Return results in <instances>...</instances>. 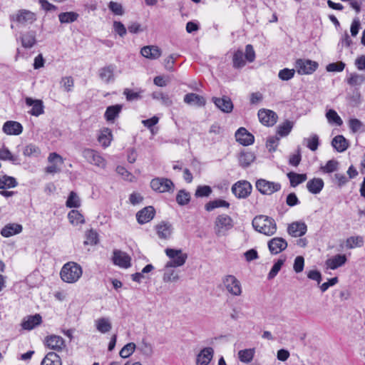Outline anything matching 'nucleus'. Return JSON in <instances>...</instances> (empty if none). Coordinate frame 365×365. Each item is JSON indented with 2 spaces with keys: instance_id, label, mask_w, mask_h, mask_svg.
Masks as SVG:
<instances>
[{
  "instance_id": "nucleus-8",
  "label": "nucleus",
  "mask_w": 365,
  "mask_h": 365,
  "mask_svg": "<svg viewBox=\"0 0 365 365\" xmlns=\"http://www.w3.org/2000/svg\"><path fill=\"white\" fill-rule=\"evenodd\" d=\"M232 192L238 198H246L252 192V185L246 180L239 181L232 185Z\"/></svg>"
},
{
  "instance_id": "nucleus-62",
  "label": "nucleus",
  "mask_w": 365,
  "mask_h": 365,
  "mask_svg": "<svg viewBox=\"0 0 365 365\" xmlns=\"http://www.w3.org/2000/svg\"><path fill=\"white\" fill-rule=\"evenodd\" d=\"M344 68L345 63L342 61H339L328 64L326 67V70L328 72H341L344 69Z\"/></svg>"
},
{
  "instance_id": "nucleus-37",
  "label": "nucleus",
  "mask_w": 365,
  "mask_h": 365,
  "mask_svg": "<svg viewBox=\"0 0 365 365\" xmlns=\"http://www.w3.org/2000/svg\"><path fill=\"white\" fill-rule=\"evenodd\" d=\"M112 132L109 128H104L101 131L98 140L104 148H107L112 140Z\"/></svg>"
},
{
  "instance_id": "nucleus-44",
  "label": "nucleus",
  "mask_w": 365,
  "mask_h": 365,
  "mask_svg": "<svg viewBox=\"0 0 365 365\" xmlns=\"http://www.w3.org/2000/svg\"><path fill=\"white\" fill-rule=\"evenodd\" d=\"M68 218L69 222L73 225H78L85 222L83 216L76 210H72L68 212Z\"/></svg>"
},
{
  "instance_id": "nucleus-56",
  "label": "nucleus",
  "mask_w": 365,
  "mask_h": 365,
  "mask_svg": "<svg viewBox=\"0 0 365 365\" xmlns=\"http://www.w3.org/2000/svg\"><path fill=\"white\" fill-rule=\"evenodd\" d=\"M40 153L39 148L33 144L26 145L24 150V155L28 157H38Z\"/></svg>"
},
{
  "instance_id": "nucleus-49",
  "label": "nucleus",
  "mask_w": 365,
  "mask_h": 365,
  "mask_svg": "<svg viewBox=\"0 0 365 365\" xmlns=\"http://www.w3.org/2000/svg\"><path fill=\"white\" fill-rule=\"evenodd\" d=\"M304 141L306 143L307 147L312 151L317 150L319 140V136L317 134H312L309 138H304Z\"/></svg>"
},
{
  "instance_id": "nucleus-23",
  "label": "nucleus",
  "mask_w": 365,
  "mask_h": 365,
  "mask_svg": "<svg viewBox=\"0 0 365 365\" xmlns=\"http://www.w3.org/2000/svg\"><path fill=\"white\" fill-rule=\"evenodd\" d=\"M236 140L243 145H250L254 143V136L245 128H239L235 133Z\"/></svg>"
},
{
  "instance_id": "nucleus-9",
  "label": "nucleus",
  "mask_w": 365,
  "mask_h": 365,
  "mask_svg": "<svg viewBox=\"0 0 365 365\" xmlns=\"http://www.w3.org/2000/svg\"><path fill=\"white\" fill-rule=\"evenodd\" d=\"M318 63L307 59H298L296 62L297 72L301 75L311 74L317 70Z\"/></svg>"
},
{
  "instance_id": "nucleus-64",
  "label": "nucleus",
  "mask_w": 365,
  "mask_h": 365,
  "mask_svg": "<svg viewBox=\"0 0 365 365\" xmlns=\"http://www.w3.org/2000/svg\"><path fill=\"white\" fill-rule=\"evenodd\" d=\"M364 81V78L362 75L352 73L348 78L347 82L351 86H357L361 84Z\"/></svg>"
},
{
  "instance_id": "nucleus-3",
  "label": "nucleus",
  "mask_w": 365,
  "mask_h": 365,
  "mask_svg": "<svg viewBox=\"0 0 365 365\" xmlns=\"http://www.w3.org/2000/svg\"><path fill=\"white\" fill-rule=\"evenodd\" d=\"M165 252L170 259L166 263L174 267H182L187 259V254L183 252L180 249L167 248Z\"/></svg>"
},
{
  "instance_id": "nucleus-1",
  "label": "nucleus",
  "mask_w": 365,
  "mask_h": 365,
  "mask_svg": "<svg viewBox=\"0 0 365 365\" xmlns=\"http://www.w3.org/2000/svg\"><path fill=\"white\" fill-rule=\"evenodd\" d=\"M252 225L256 231L267 236L274 235L277 230L275 220L271 217L263 215L255 217Z\"/></svg>"
},
{
  "instance_id": "nucleus-43",
  "label": "nucleus",
  "mask_w": 365,
  "mask_h": 365,
  "mask_svg": "<svg viewBox=\"0 0 365 365\" xmlns=\"http://www.w3.org/2000/svg\"><path fill=\"white\" fill-rule=\"evenodd\" d=\"M78 14L73 11L62 12L58 15V19L61 24H69L77 20Z\"/></svg>"
},
{
  "instance_id": "nucleus-36",
  "label": "nucleus",
  "mask_w": 365,
  "mask_h": 365,
  "mask_svg": "<svg viewBox=\"0 0 365 365\" xmlns=\"http://www.w3.org/2000/svg\"><path fill=\"white\" fill-rule=\"evenodd\" d=\"M239 163L242 168H247L255 160V155L252 152L242 151L239 155Z\"/></svg>"
},
{
  "instance_id": "nucleus-31",
  "label": "nucleus",
  "mask_w": 365,
  "mask_h": 365,
  "mask_svg": "<svg viewBox=\"0 0 365 365\" xmlns=\"http://www.w3.org/2000/svg\"><path fill=\"white\" fill-rule=\"evenodd\" d=\"M96 329L101 334L108 333L112 329V324L109 318L101 317L95 320Z\"/></svg>"
},
{
  "instance_id": "nucleus-35",
  "label": "nucleus",
  "mask_w": 365,
  "mask_h": 365,
  "mask_svg": "<svg viewBox=\"0 0 365 365\" xmlns=\"http://www.w3.org/2000/svg\"><path fill=\"white\" fill-rule=\"evenodd\" d=\"M21 41L23 47L25 48H31L36 42L35 31H28L23 34L21 36Z\"/></svg>"
},
{
  "instance_id": "nucleus-34",
  "label": "nucleus",
  "mask_w": 365,
  "mask_h": 365,
  "mask_svg": "<svg viewBox=\"0 0 365 365\" xmlns=\"http://www.w3.org/2000/svg\"><path fill=\"white\" fill-rule=\"evenodd\" d=\"M331 145L336 151L342 153L348 148L349 142L343 135H338L332 139Z\"/></svg>"
},
{
  "instance_id": "nucleus-5",
  "label": "nucleus",
  "mask_w": 365,
  "mask_h": 365,
  "mask_svg": "<svg viewBox=\"0 0 365 365\" xmlns=\"http://www.w3.org/2000/svg\"><path fill=\"white\" fill-rule=\"evenodd\" d=\"M233 227V220L227 215H218L215 221V231L217 235H222Z\"/></svg>"
},
{
  "instance_id": "nucleus-21",
  "label": "nucleus",
  "mask_w": 365,
  "mask_h": 365,
  "mask_svg": "<svg viewBox=\"0 0 365 365\" xmlns=\"http://www.w3.org/2000/svg\"><path fill=\"white\" fill-rule=\"evenodd\" d=\"M155 230L159 238L168 240L173 234V227L170 222L163 221L155 226Z\"/></svg>"
},
{
  "instance_id": "nucleus-54",
  "label": "nucleus",
  "mask_w": 365,
  "mask_h": 365,
  "mask_svg": "<svg viewBox=\"0 0 365 365\" xmlns=\"http://www.w3.org/2000/svg\"><path fill=\"white\" fill-rule=\"evenodd\" d=\"M143 91L140 90L138 92L133 91L129 88H125L123 91V94L125 96L126 100L128 101H138L142 98Z\"/></svg>"
},
{
  "instance_id": "nucleus-57",
  "label": "nucleus",
  "mask_w": 365,
  "mask_h": 365,
  "mask_svg": "<svg viewBox=\"0 0 365 365\" xmlns=\"http://www.w3.org/2000/svg\"><path fill=\"white\" fill-rule=\"evenodd\" d=\"M190 200V195L184 190H180L176 196V201L180 205H187Z\"/></svg>"
},
{
  "instance_id": "nucleus-55",
  "label": "nucleus",
  "mask_w": 365,
  "mask_h": 365,
  "mask_svg": "<svg viewBox=\"0 0 365 365\" xmlns=\"http://www.w3.org/2000/svg\"><path fill=\"white\" fill-rule=\"evenodd\" d=\"M66 204L68 207H78L81 205L80 198L75 192L72 191L70 192Z\"/></svg>"
},
{
  "instance_id": "nucleus-27",
  "label": "nucleus",
  "mask_w": 365,
  "mask_h": 365,
  "mask_svg": "<svg viewBox=\"0 0 365 365\" xmlns=\"http://www.w3.org/2000/svg\"><path fill=\"white\" fill-rule=\"evenodd\" d=\"M143 56L149 59H158L162 54L161 49L157 46H145L140 50Z\"/></svg>"
},
{
  "instance_id": "nucleus-15",
  "label": "nucleus",
  "mask_w": 365,
  "mask_h": 365,
  "mask_svg": "<svg viewBox=\"0 0 365 365\" xmlns=\"http://www.w3.org/2000/svg\"><path fill=\"white\" fill-rule=\"evenodd\" d=\"M25 103L26 106L32 107L29 111L31 115L38 117L44 113V106L41 100L26 97Z\"/></svg>"
},
{
  "instance_id": "nucleus-41",
  "label": "nucleus",
  "mask_w": 365,
  "mask_h": 365,
  "mask_svg": "<svg viewBox=\"0 0 365 365\" xmlns=\"http://www.w3.org/2000/svg\"><path fill=\"white\" fill-rule=\"evenodd\" d=\"M230 207V203L226 200L222 199H217L212 201L208 202L205 205V210L208 212L213 210L217 207H226L228 208Z\"/></svg>"
},
{
  "instance_id": "nucleus-47",
  "label": "nucleus",
  "mask_w": 365,
  "mask_h": 365,
  "mask_svg": "<svg viewBox=\"0 0 365 365\" xmlns=\"http://www.w3.org/2000/svg\"><path fill=\"white\" fill-rule=\"evenodd\" d=\"M233 67L235 68H240L245 65V61L244 59V54L242 51L237 50L233 54L232 57Z\"/></svg>"
},
{
  "instance_id": "nucleus-63",
  "label": "nucleus",
  "mask_w": 365,
  "mask_h": 365,
  "mask_svg": "<svg viewBox=\"0 0 365 365\" xmlns=\"http://www.w3.org/2000/svg\"><path fill=\"white\" fill-rule=\"evenodd\" d=\"M16 159V157L13 155L8 148H4L0 150V160L15 162Z\"/></svg>"
},
{
  "instance_id": "nucleus-39",
  "label": "nucleus",
  "mask_w": 365,
  "mask_h": 365,
  "mask_svg": "<svg viewBox=\"0 0 365 365\" xmlns=\"http://www.w3.org/2000/svg\"><path fill=\"white\" fill-rule=\"evenodd\" d=\"M41 365H61V361L56 353L49 352L43 358Z\"/></svg>"
},
{
  "instance_id": "nucleus-30",
  "label": "nucleus",
  "mask_w": 365,
  "mask_h": 365,
  "mask_svg": "<svg viewBox=\"0 0 365 365\" xmlns=\"http://www.w3.org/2000/svg\"><path fill=\"white\" fill-rule=\"evenodd\" d=\"M23 227L21 225L16 223H9L1 229V235L4 237H9L21 233Z\"/></svg>"
},
{
  "instance_id": "nucleus-6",
  "label": "nucleus",
  "mask_w": 365,
  "mask_h": 365,
  "mask_svg": "<svg viewBox=\"0 0 365 365\" xmlns=\"http://www.w3.org/2000/svg\"><path fill=\"white\" fill-rule=\"evenodd\" d=\"M255 186L260 193L268 195H270L281 189V185L279 183L268 181L265 179L257 180Z\"/></svg>"
},
{
  "instance_id": "nucleus-51",
  "label": "nucleus",
  "mask_w": 365,
  "mask_h": 365,
  "mask_svg": "<svg viewBox=\"0 0 365 365\" xmlns=\"http://www.w3.org/2000/svg\"><path fill=\"white\" fill-rule=\"evenodd\" d=\"M364 240L360 236L350 237L346 240V247L348 249H353L354 247H360L363 245Z\"/></svg>"
},
{
  "instance_id": "nucleus-28",
  "label": "nucleus",
  "mask_w": 365,
  "mask_h": 365,
  "mask_svg": "<svg viewBox=\"0 0 365 365\" xmlns=\"http://www.w3.org/2000/svg\"><path fill=\"white\" fill-rule=\"evenodd\" d=\"M3 131L7 135H18L23 131L21 124L16 121H6L3 125Z\"/></svg>"
},
{
  "instance_id": "nucleus-20",
  "label": "nucleus",
  "mask_w": 365,
  "mask_h": 365,
  "mask_svg": "<svg viewBox=\"0 0 365 365\" xmlns=\"http://www.w3.org/2000/svg\"><path fill=\"white\" fill-rule=\"evenodd\" d=\"M155 210L153 206H148L136 213V219L139 224H145L152 220L155 216Z\"/></svg>"
},
{
  "instance_id": "nucleus-25",
  "label": "nucleus",
  "mask_w": 365,
  "mask_h": 365,
  "mask_svg": "<svg viewBox=\"0 0 365 365\" xmlns=\"http://www.w3.org/2000/svg\"><path fill=\"white\" fill-rule=\"evenodd\" d=\"M177 267L166 263L163 269V279L165 282H175L179 279L178 272L175 269Z\"/></svg>"
},
{
  "instance_id": "nucleus-17",
  "label": "nucleus",
  "mask_w": 365,
  "mask_h": 365,
  "mask_svg": "<svg viewBox=\"0 0 365 365\" xmlns=\"http://www.w3.org/2000/svg\"><path fill=\"white\" fill-rule=\"evenodd\" d=\"M212 101L223 113H229L233 110V103L228 96H224L222 98L213 97Z\"/></svg>"
},
{
  "instance_id": "nucleus-2",
  "label": "nucleus",
  "mask_w": 365,
  "mask_h": 365,
  "mask_svg": "<svg viewBox=\"0 0 365 365\" xmlns=\"http://www.w3.org/2000/svg\"><path fill=\"white\" fill-rule=\"evenodd\" d=\"M82 274L81 267L73 262L65 264L60 272L61 279L66 283H75L80 279Z\"/></svg>"
},
{
  "instance_id": "nucleus-45",
  "label": "nucleus",
  "mask_w": 365,
  "mask_h": 365,
  "mask_svg": "<svg viewBox=\"0 0 365 365\" xmlns=\"http://www.w3.org/2000/svg\"><path fill=\"white\" fill-rule=\"evenodd\" d=\"M255 355V349H246L243 350H240L238 352V357L240 361L243 363H249L250 362L254 357Z\"/></svg>"
},
{
  "instance_id": "nucleus-50",
  "label": "nucleus",
  "mask_w": 365,
  "mask_h": 365,
  "mask_svg": "<svg viewBox=\"0 0 365 365\" xmlns=\"http://www.w3.org/2000/svg\"><path fill=\"white\" fill-rule=\"evenodd\" d=\"M339 165V163L336 160L332 159L327 161L326 165L322 166L320 169L324 173H331L338 170Z\"/></svg>"
},
{
  "instance_id": "nucleus-52",
  "label": "nucleus",
  "mask_w": 365,
  "mask_h": 365,
  "mask_svg": "<svg viewBox=\"0 0 365 365\" xmlns=\"http://www.w3.org/2000/svg\"><path fill=\"white\" fill-rule=\"evenodd\" d=\"M136 348L135 344L133 342H130L125 344L120 351L119 355L120 357L123 359L128 358L130 356L133 354Z\"/></svg>"
},
{
  "instance_id": "nucleus-24",
  "label": "nucleus",
  "mask_w": 365,
  "mask_h": 365,
  "mask_svg": "<svg viewBox=\"0 0 365 365\" xmlns=\"http://www.w3.org/2000/svg\"><path fill=\"white\" fill-rule=\"evenodd\" d=\"M213 354L214 350L212 347L202 349L197 356V365H208L213 357Z\"/></svg>"
},
{
  "instance_id": "nucleus-61",
  "label": "nucleus",
  "mask_w": 365,
  "mask_h": 365,
  "mask_svg": "<svg viewBox=\"0 0 365 365\" xmlns=\"http://www.w3.org/2000/svg\"><path fill=\"white\" fill-rule=\"evenodd\" d=\"M294 69L284 68L279 71L278 77L282 81H289L294 77Z\"/></svg>"
},
{
  "instance_id": "nucleus-4",
  "label": "nucleus",
  "mask_w": 365,
  "mask_h": 365,
  "mask_svg": "<svg viewBox=\"0 0 365 365\" xmlns=\"http://www.w3.org/2000/svg\"><path fill=\"white\" fill-rule=\"evenodd\" d=\"M222 283L226 290L235 297L240 296L242 294V286L240 282L234 275H226Z\"/></svg>"
},
{
  "instance_id": "nucleus-12",
  "label": "nucleus",
  "mask_w": 365,
  "mask_h": 365,
  "mask_svg": "<svg viewBox=\"0 0 365 365\" xmlns=\"http://www.w3.org/2000/svg\"><path fill=\"white\" fill-rule=\"evenodd\" d=\"M113 262L114 264L124 269H127L131 266V258L125 252L119 250H115L113 252Z\"/></svg>"
},
{
  "instance_id": "nucleus-22",
  "label": "nucleus",
  "mask_w": 365,
  "mask_h": 365,
  "mask_svg": "<svg viewBox=\"0 0 365 365\" xmlns=\"http://www.w3.org/2000/svg\"><path fill=\"white\" fill-rule=\"evenodd\" d=\"M307 230V225L303 222H294L289 225L287 227V232L294 237L303 236Z\"/></svg>"
},
{
  "instance_id": "nucleus-53",
  "label": "nucleus",
  "mask_w": 365,
  "mask_h": 365,
  "mask_svg": "<svg viewBox=\"0 0 365 365\" xmlns=\"http://www.w3.org/2000/svg\"><path fill=\"white\" fill-rule=\"evenodd\" d=\"M326 117L330 123H334L339 126L343 124V120L334 110H329L326 113Z\"/></svg>"
},
{
  "instance_id": "nucleus-10",
  "label": "nucleus",
  "mask_w": 365,
  "mask_h": 365,
  "mask_svg": "<svg viewBox=\"0 0 365 365\" xmlns=\"http://www.w3.org/2000/svg\"><path fill=\"white\" fill-rule=\"evenodd\" d=\"M48 161L51 164L45 169L49 174H55L61 171V166L63 164V159L56 153H51L48 157Z\"/></svg>"
},
{
  "instance_id": "nucleus-11",
  "label": "nucleus",
  "mask_w": 365,
  "mask_h": 365,
  "mask_svg": "<svg viewBox=\"0 0 365 365\" xmlns=\"http://www.w3.org/2000/svg\"><path fill=\"white\" fill-rule=\"evenodd\" d=\"M150 186L155 191L165 192L170 191L174 187V184L170 179L157 178L152 180Z\"/></svg>"
},
{
  "instance_id": "nucleus-48",
  "label": "nucleus",
  "mask_w": 365,
  "mask_h": 365,
  "mask_svg": "<svg viewBox=\"0 0 365 365\" xmlns=\"http://www.w3.org/2000/svg\"><path fill=\"white\" fill-rule=\"evenodd\" d=\"M98 242V235L93 229L89 230L86 232V240L84 245H96Z\"/></svg>"
},
{
  "instance_id": "nucleus-32",
  "label": "nucleus",
  "mask_w": 365,
  "mask_h": 365,
  "mask_svg": "<svg viewBox=\"0 0 365 365\" xmlns=\"http://www.w3.org/2000/svg\"><path fill=\"white\" fill-rule=\"evenodd\" d=\"M324 185V183L322 178H314L307 182V188L309 192L316 195L322 190Z\"/></svg>"
},
{
  "instance_id": "nucleus-40",
  "label": "nucleus",
  "mask_w": 365,
  "mask_h": 365,
  "mask_svg": "<svg viewBox=\"0 0 365 365\" xmlns=\"http://www.w3.org/2000/svg\"><path fill=\"white\" fill-rule=\"evenodd\" d=\"M18 182L16 180L11 176H0V189L4 190L16 187Z\"/></svg>"
},
{
  "instance_id": "nucleus-7",
  "label": "nucleus",
  "mask_w": 365,
  "mask_h": 365,
  "mask_svg": "<svg viewBox=\"0 0 365 365\" xmlns=\"http://www.w3.org/2000/svg\"><path fill=\"white\" fill-rule=\"evenodd\" d=\"M83 158L91 164L100 168H105L106 166V160L100 153L93 149L86 148L83 150Z\"/></svg>"
},
{
  "instance_id": "nucleus-26",
  "label": "nucleus",
  "mask_w": 365,
  "mask_h": 365,
  "mask_svg": "<svg viewBox=\"0 0 365 365\" xmlns=\"http://www.w3.org/2000/svg\"><path fill=\"white\" fill-rule=\"evenodd\" d=\"M115 70V66L108 65L99 69L98 73L99 77L103 82L108 83L113 82L115 80L114 71Z\"/></svg>"
},
{
  "instance_id": "nucleus-13",
  "label": "nucleus",
  "mask_w": 365,
  "mask_h": 365,
  "mask_svg": "<svg viewBox=\"0 0 365 365\" xmlns=\"http://www.w3.org/2000/svg\"><path fill=\"white\" fill-rule=\"evenodd\" d=\"M259 121L266 126H272L277 123V115L271 110L260 109L258 111Z\"/></svg>"
},
{
  "instance_id": "nucleus-19",
  "label": "nucleus",
  "mask_w": 365,
  "mask_h": 365,
  "mask_svg": "<svg viewBox=\"0 0 365 365\" xmlns=\"http://www.w3.org/2000/svg\"><path fill=\"white\" fill-rule=\"evenodd\" d=\"M268 247L272 254L277 255L287 247V242L282 237H274L268 242Z\"/></svg>"
},
{
  "instance_id": "nucleus-33",
  "label": "nucleus",
  "mask_w": 365,
  "mask_h": 365,
  "mask_svg": "<svg viewBox=\"0 0 365 365\" xmlns=\"http://www.w3.org/2000/svg\"><path fill=\"white\" fill-rule=\"evenodd\" d=\"M184 102L189 105L201 107L205 105L206 101L202 96L196 93H190L185 96Z\"/></svg>"
},
{
  "instance_id": "nucleus-46",
  "label": "nucleus",
  "mask_w": 365,
  "mask_h": 365,
  "mask_svg": "<svg viewBox=\"0 0 365 365\" xmlns=\"http://www.w3.org/2000/svg\"><path fill=\"white\" fill-rule=\"evenodd\" d=\"M153 99L160 101L161 103L165 106H170L173 101L168 94H165L161 91H155L151 94Z\"/></svg>"
},
{
  "instance_id": "nucleus-16",
  "label": "nucleus",
  "mask_w": 365,
  "mask_h": 365,
  "mask_svg": "<svg viewBox=\"0 0 365 365\" xmlns=\"http://www.w3.org/2000/svg\"><path fill=\"white\" fill-rule=\"evenodd\" d=\"M11 20L16 21L18 23L24 25L32 24L36 20V15L34 13L29 10H20L18 13L11 17Z\"/></svg>"
},
{
  "instance_id": "nucleus-18",
  "label": "nucleus",
  "mask_w": 365,
  "mask_h": 365,
  "mask_svg": "<svg viewBox=\"0 0 365 365\" xmlns=\"http://www.w3.org/2000/svg\"><path fill=\"white\" fill-rule=\"evenodd\" d=\"M41 322V316L39 314H36L34 315H29L24 317L21 323V326L23 329L30 331L40 325Z\"/></svg>"
},
{
  "instance_id": "nucleus-14",
  "label": "nucleus",
  "mask_w": 365,
  "mask_h": 365,
  "mask_svg": "<svg viewBox=\"0 0 365 365\" xmlns=\"http://www.w3.org/2000/svg\"><path fill=\"white\" fill-rule=\"evenodd\" d=\"M45 345L51 349L60 351L66 347L64 339L57 335H50L45 339Z\"/></svg>"
},
{
  "instance_id": "nucleus-29",
  "label": "nucleus",
  "mask_w": 365,
  "mask_h": 365,
  "mask_svg": "<svg viewBox=\"0 0 365 365\" xmlns=\"http://www.w3.org/2000/svg\"><path fill=\"white\" fill-rule=\"evenodd\" d=\"M347 261L346 257L345 255H336L331 258H329L326 260L325 264L327 268L331 269H336L341 266H343Z\"/></svg>"
},
{
  "instance_id": "nucleus-59",
  "label": "nucleus",
  "mask_w": 365,
  "mask_h": 365,
  "mask_svg": "<svg viewBox=\"0 0 365 365\" xmlns=\"http://www.w3.org/2000/svg\"><path fill=\"white\" fill-rule=\"evenodd\" d=\"M348 124L350 130L354 133L361 131L364 128L363 123L357 118H350Z\"/></svg>"
},
{
  "instance_id": "nucleus-60",
  "label": "nucleus",
  "mask_w": 365,
  "mask_h": 365,
  "mask_svg": "<svg viewBox=\"0 0 365 365\" xmlns=\"http://www.w3.org/2000/svg\"><path fill=\"white\" fill-rule=\"evenodd\" d=\"M284 260L282 259H279L272 266L270 272L268 274L267 278L268 279H272L276 277L279 270L281 269L282 265L284 264Z\"/></svg>"
},
{
  "instance_id": "nucleus-58",
  "label": "nucleus",
  "mask_w": 365,
  "mask_h": 365,
  "mask_svg": "<svg viewBox=\"0 0 365 365\" xmlns=\"http://www.w3.org/2000/svg\"><path fill=\"white\" fill-rule=\"evenodd\" d=\"M293 127V123L289 120H286L278 127L277 133L281 136L287 135Z\"/></svg>"
},
{
  "instance_id": "nucleus-38",
  "label": "nucleus",
  "mask_w": 365,
  "mask_h": 365,
  "mask_svg": "<svg viewBox=\"0 0 365 365\" xmlns=\"http://www.w3.org/2000/svg\"><path fill=\"white\" fill-rule=\"evenodd\" d=\"M122 109L121 105H115L108 106L105 112V118L108 121H113L118 116Z\"/></svg>"
},
{
  "instance_id": "nucleus-42",
  "label": "nucleus",
  "mask_w": 365,
  "mask_h": 365,
  "mask_svg": "<svg viewBox=\"0 0 365 365\" xmlns=\"http://www.w3.org/2000/svg\"><path fill=\"white\" fill-rule=\"evenodd\" d=\"M287 177L289 179L292 187H296L307 180L306 174H298L292 172L289 173Z\"/></svg>"
}]
</instances>
